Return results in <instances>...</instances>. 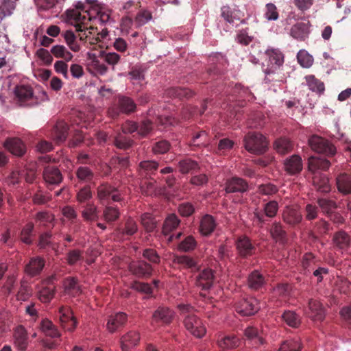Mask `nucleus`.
<instances>
[{
  "instance_id": "obj_1",
  "label": "nucleus",
  "mask_w": 351,
  "mask_h": 351,
  "mask_svg": "<svg viewBox=\"0 0 351 351\" xmlns=\"http://www.w3.org/2000/svg\"><path fill=\"white\" fill-rule=\"evenodd\" d=\"M178 308L184 317V324L194 336L201 338L206 333V328L199 320L194 315V308L189 304H180Z\"/></svg>"
},
{
  "instance_id": "obj_2",
  "label": "nucleus",
  "mask_w": 351,
  "mask_h": 351,
  "mask_svg": "<svg viewBox=\"0 0 351 351\" xmlns=\"http://www.w3.org/2000/svg\"><path fill=\"white\" fill-rule=\"evenodd\" d=\"M278 208V203L275 200H271L263 204V210L258 208H255L252 213V219L256 226L263 227L267 221V217L274 218L276 216Z\"/></svg>"
},
{
  "instance_id": "obj_3",
  "label": "nucleus",
  "mask_w": 351,
  "mask_h": 351,
  "mask_svg": "<svg viewBox=\"0 0 351 351\" xmlns=\"http://www.w3.org/2000/svg\"><path fill=\"white\" fill-rule=\"evenodd\" d=\"M246 150L252 154H262L267 149V142L265 137L257 132L247 133L243 139Z\"/></svg>"
},
{
  "instance_id": "obj_4",
  "label": "nucleus",
  "mask_w": 351,
  "mask_h": 351,
  "mask_svg": "<svg viewBox=\"0 0 351 351\" xmlns=\"http://www.w3.org/2000/svg\"><path fill=\"white\" fill-rule=\"evenodd\" d=\"M136 110V104L130 97L119 95L116 105L108 108V114L110 117L117 119L121 113L130 114Z\"/></svg>"
},
{
  "instance_id": "obj_5",
  "label": "nucleus",
  "mask_w": 351,
  "mask_h": 351,
  "mask_svg": "<svg viewBox=\"0 0 351 351\" xmlns=\"http://www.w3.org/2000/svg\"><path fill=\"white\" fill-rule=\"evenodd\" d=\"M265 54L268 59L267 68L264 69L266 75L265 80L271 82L274 78L270 79L269 76L274 75L277 70L282 65L284 62V56L279 49H269L265 51Z\"/></svg>"
},
{
  "instance_id": "obj_6",
  "label": "nucleus",
  "mask_w": 351,
  "mask_h": 351,
  "mask_svg": "<svg viewBox=\"0 0 351 351\" xmlns=\"http://www.w3.org/2000/svg\"><path fill=\"white\" fill-rule=\"evenodd\" d=\"M56 280H58V278L54 274L41 282L37 293L38 298L41 302L49 303L54 298L56 292V286L54 282Z\"/></svg>"
},
{
  "instance_id": "obj_7",
  "label": "nucleus",
  "mask_w": 351,
  "mask_h": 351,
  "mask_svg": "<svg viewBox=\"0 0 351 351\" xmlns=\"http://www.w3.org/2000/svg\"><path fill=\"white\" fill-rule=\"evenodd\" d=\"M97 197L101 204H104L110 198L116 202H119L122 200L121 194L118 188L106 182L101 183L97 186Z\"/></svg>"
},
{
  "instance_id": "obj_8",
  "label": "nucleus",
  "mask_w": 351,
  "mask_h": 351,
  "mask_svg": "<svg viewBox=\"0 0 351 351\" xmlns=\"http://www.w3.org/2000/svg\"><path fill=\"white\" fill-rule=\"evenodd\" d=\"M308 144L313 151L327 156H332L336 153L334 145L328 139L319 136H311L308 140Z\"/></svg>"
},
{
  "instance_id": "obj_9",
  "label": "nucleus",
  "mask_w": 351,
  "mask_h": 351,
  "mask_svg": "<svg viewBox=\"0 0 351 351\" xmlns=\"http://www.w3.org/2000/svg\"><path fill=\"white\" fill-rule=\"evenodd\" d=\"M259 308L257 299L252 297L243 298L235 304L236 311L242 316L254 315Z\"/></svg>"
},
{
  "instance_id": "obj_10",
  "label": "nucleus",
  "mask_w": 351,
  "mask_h": 351,
  "mask_svg": "<svg viewBox=\"0 0 351 351\" xmlns=\"http://www.w3.org/2000/svg\"><path fill=\"white\" fill-rule=\"evenodd\" d=\"M235 246L238 255L242 258L252 256L256 250L252 241L246 235L238 237L235 241Z\"/></svg>"
},
{
  "instance_id": "obj_11",
  "label": "nucleus",
  "mask_w": 351,
  "mask_h": 351,
  "mask_svg": "<svg viewBox=\"0 0 351 351\" xmlns=\"http://www.w3.org/2000/svg\"><path fill=\"white\" fill-rule=\"evenodd\" d=\"M175 316V312L170 308L165 306H158L153 313L152 317V324L169 325Z\"/></svg>"
},
{
  "instance_id": "obj_12",
  "label": "nucleus",
  "mask_w": 351,
  "mask_h": 351,
  "mask_svg": "<svg viewBox=\"0 0 351 351\" xmlns=\"http://www.w3.org/2000/svg\"><path fill=\"white\" fill-rule=\"evenodd\" d=\"M128 268L133 275L141 278H149L153 271L152 265L142 260L132 261Z\"/></svg>"
},
{
  "instance_id": "obj_13",
  "label": "nucleus",
  "mask_w": 351,
  "mask_h": 351,
  "mask_svg": "<svg viewBox=\"0 0 351 351\" xmlns=\"http://www.w3.org/2000/svg\"><path fill=\"white\" fill-rule=\"evenodd\" d=\"M332 243L335 250L345 252L350 247L351 237L345 230H341L334 233Z\"/></svg>"
},
{
  "instance_id": "obj_14",
  "label": "nucleus",
  "mask_w": 351,
  "mask_h": 351,
  "mask_svg": "<svg viewBox=\"0 0 351 351\" xmlns=\"http://www.w3.org/2000/svg\"><path fill=\"white\" fill-rule=\"evenodd\" d=\"M58 313L62 326L66 330L73 331L76 328L77 321L71 308L61 306L59 308Z\"/></svg>"
},
{
  "instance_id": "obj_15",
  "label": "nucleus",
  "mask_w": 351,
  "mask_h": 351,
  "mask_svg": "<svg viewBox=\"0 0 351 351\" xmlns=\"http://www.w3.org/2000/svg\"><path fill=\"white\" fill-rule=\"evenodd\" d=\"M80 213L83 220L87 223H92L99 219V211L94 202H87L80 206Z\"/></svg>"
},
{
  "instance_id": "obj_16",
  "label": "nucleus",
  "mask_w": 351,
  "mask_h": 351,
  "mask_svg": "<svg viewBox=\"0 0 351 351\" xmlns=\"http://www.w3.org/2000/svg\"><path fill=\"white\" fill-rule=\"evenodd\" d=\"M138 231V225L135 220L132 217H128L123 225H119L115 229V234L117 237L125 239V237H129Z\"/></svg>"
},
{
  "instance_id": "obj_17",
  "label": "nucleus",
  "mask_w": 351,
  "mask_h": 351,
  "mask_svg": "<svg viewBox=\"0 0 351 351\" xmlns=\"http://www.w3.org/2000/svg\"><path fill=\"white\" fill-rule=\"evenodd\" d=\"M45 265V260L41 256L32 257L25 265V272L29 277L39 276L43 271Z\"/></svg>"
},
{
  "instance_id": "obj_18",
  "label": "nucleus",
  "mask_w": 351,
  "mask_h": 351,
  "mask_svg": "<svg viewBox=\"0 0 351 351\" xmlns=\"http://www.w3.org/2000/svg\"><path fill=\"white\" fill-rule=\"evenodd\" d=\"M214 280V271L211 269H204L196 276L195 284L202 290H208L213 285Z\"/></svg>"
},
{
  "instance_id": "obj_19",
  "label": "nucleus",
  "mask_w": 351,
  "mask_h": 351,
  "mask_svg": "<svg viewBox=\"0 0 351 351\" xmlns=\"http://www.w3.org/2000/svg\"><path fill=\"white\" fill-rule=\"evenodd\" d=\"M225 191L228 193H245L248 191L249 186L246 180L239 177H232L226 182Z\"/></svg>"
},
{
  "instance_id": "obj_20",
  "label": "nucleus",
  "mask_w": 351,
  "mask_h": 351,
  "mask_svg": "<svg viewBox=\"0 0 351 351\" xmlns=\"http://www.w3.org/2000/svg\"><path fill=\"white\" fill-rule=\"evenodd\" d=\"M14 94L21 106H31L34 103L33 90L28 86H17Z\"/></svg>"
},
{
  "instance_id": "obj_21",
  "label": "nucleus",
  "mask_w": 351,
  "mask_h": 351,
  "mask_svg": "<svg viewBox=\"0 0 351 351\" xmlns=\"http://www.w3.org/2000/svg\"><path fill=\"white\" fill-rule=\"evenodd\" d=\"M306 313L313 320L322 321L325 317V308L319 301L310 299Z\"/></svg>"
},
{
  "instance_id": "obj_22",
  "label": "nucleus",
  "mask_w": 351,
  "mask_h": 351,
  "mask_svg": "<svg viewBox=\"0 0 351 351\" xmlns=\"http://www.w3.org/2000/svg\"><path fill=\"white\" fill-rule=\"evenodd\" d=\"M43 178L49 185H58L62 181L63 177L58 168L47 165L43 170Z\"/></svg>"
},
{
  "instance_id": "obj_23",
  "label": "nucleus",
  "mask_w": 351,
  "mask_h": 351,
  "mask_svg": "<svg viewBox=\"0 0 351 351\" xmlns=\"http://www.w3.org/2000/svg\"><path fill=\"white\" fill-rule=\"evenodd\" d=\"M284 169L289 175H296L302 170V160L300 156L294 154L284 161Z\"/></svg>"
},
{
  "instance_id": "obj_24",
  "label": "nucleus",
  "mask_w": 351,
  "mask_h": 351,
  "mask_svg": "<svg viewBox=\"0 0 351 351\" xmlns=\"http://www.w3.org/2000/svg\"><path fill=\"white\" fill-rule=\"evenodd\" d=\"M128 320V315L123 312H119L108 317L106 328L107 330L113 333L120 328L123 327Z\"/></svg>"
},
{
  "instance_id": "obj_25",
  "label": "nucleus",
  "mask_w": 351,
  "mask_h": 351,
  "mask_svg": "<svg viewBox=\"0 0 351 351\" xmlns=\"http://www.w3.org/2000/svg\"><path fill=\"white\" fill-rule=\"evenodd\" d=\"M140 341V334L135 330H130L121 338V348L123 351H130L138 345Z\"/></svg>"
},
{
  "instance_id": "obj_26",
  "label": "nucleus",
  "mask_w": 351,
  "mask_h": 351,
  "mask_svg": "<svg viewBox=\"0 0 351 351\" xmlns=\"http://www.w3.org/2000/svg\"><path fill=\"white\" fill-rule=\"evenodd\" d=\"M5 147L12 154L21 156L25 152V146L20 138H8L4 143Z\"/></svg>"
},
{
  "instance_id": "obj_27",
  "label": "nucleus",
  "mask_w": 351,
  "mask_h": 351,
  "mask_svg": "<svg viewBox=\"0 0 351 351\" xmlns=\"http://www.w3.org/2000/svg\"><path fill=\"white\" fill-rule=\"evenodd\" d=\"M283 221L292 226H295L300 223L302 220V215L300 212L291 207H286L282 213Z\"/></svg>"
},
{
  "instance_id": "obj_28",
  "label": "nucleus",
  "mask_w": 351,
  "mask_h": 351,
  "mask_svg": "<svg viewBox=\"0 0 351 351\" xmlns=\"http://www.w3.org/2000/svg\"><path fill=\"white\" fill-rule=\"evenodd\" d=\"M158 163L154 160H143L139 163L138 174L143 179H151V176L158 169Z\"/></svg>"
},
{
  "instance_id": "obj_29",
  "label": "nucleus",
  "mask_w": 351,
  "mask_h": 351,
  "mask_svg": "<svg viewBox=\"0 0 351 351\" xmlns=\"http://www.w3.org/2000/svg\"><path fill=\"white\" fill-rule=\"evenodd\" d=\"M330 165V162L327 159L317 157H310L308 159V170L312 174L322 173V171L327 170Z\"/></svg>"
},
{
  "instance_id": "obj_30",
  "label": "nucleus",
  "mask_w": 351,
  "mask_h": 351,
  "mask_svg": "<svg viewBox=\"0 0 351 351\" xmlns=\"http://www.w3.org/2000/svg\"><path fill=\"white\" fill-rule=\"evenodd\" d=\"M68 130V124L64 121H59L52 130L51 136L57 143H60L66 140Z\"/></svg>"
},
{
  "instance_id": "obj_31",
  "label": "nucleus",
  "mask_w": 351,
  "mask_h": 351,
  "mask_svg": "<svg viewBox=\"0 0 351 351\" xmlns=\"http://www.w3.org/2000/svg\"><path fill=\"white\" fill-rule=\"evenodd\" d=\"M313 184L315 189L320 193H326L330 191L328 178L324 173L313 174Z\"/></svg>"
},
{
  "instance_id": "obj_32",
  "label": "nucleus",
  "mask_w": 351,
  "mask_h": 351,
  "mask_svg": "<svg viewBox=\"0 0 351 351\" xmlns=\"http://www.w3.org/2000/svg\"><path fill=\"white\" fill-rule=\"evenodd\" d=\"M309 32L308 23H297L291 29V36L299 40H304L308 37Z\"/></svg>"
},
{
  "instance_id": "obj_33",
  "label": "nucleus",
  "mask_w": 351,
  "mask_h": 351,
  "mask_svg": "<svg viewBox=\"0 0 351 351\" xmlns=\"http://www.w3.org/2000/svg\"><path fill=\"white\" fill-rule=\"evenodd\" d=\"M338 191L343 195L351 194V174L341 173L336 178Z\"/></svg>"
},
{
  "instance_id": "obj_34",
  "label": "nucleus",
  "mask_w": 351,
  "mask_h": 351,
  "mask_svg": "<svg viewBox=\"0 0 351 351\" xmlns=\"http://www.w3.org/2000/svg\"><path fill=\"white\" fill-rule=\"evenodd\" d=\"M269 232L272 239L276 242H278L281 244L285 243L287 241V232L284 230L280 222H274L271 225Z\"/></svg>"
},
{
  "instance_id": "obj_35",
  "label": "nucleus",
  "mask_w": 351,
  "mask_h": 351,
  "mask_svg": "<svg viewBox=\"0 0 351 351\" xmlns=\"http://www.w3.org/2000/svg\"><path fill=\"white\" fill-rule=\"evenodd\" d=\"M39 328L46 336L51 338L60 337V333L53 322L45 318L43 319L39 324Z\"/></svg>"
},
{
  "instance_id": "obj_36",
  "label": "nucleus",
  "mask_w": 351,
  "mask_h": 351,
  "mask_svg": "<svg viewBox=\"0 0 351 351\" xmlns=\"http://www.w3.org/2000/svg\"><path fill=\"white\" fill-rule=\"evenodd\" d=\"M215 228L216 221L212 215H206L202 218L199 230L203 235H210L215 230Z\"/></svg>"
},
{
  "instance_id": "obj_37",
  "label": "nucleus",
  "mask_w": 351,
  "mask_h": 351,
  "mask_svg": "<svg viewBox=\"0 0 351 351\" xmlns=\"http://www.w3.org/2000/svg\"><path fill=\"white\" fill-rule=\"evenodd\" d=\"M265 284V279L258 271L254 270L250 273L247 278V285L252 290H258Z\"/></svg>"
},
{
  "instance_id": "obj_38",
  "label": "nucleus",
  "mask_w": 351,
  "mask_h": 351,
  "mask_svg": "<svg viewBox=\"0 0 351 351\" xmlns=\"http://www.w3.org/2000/svg\"><path fill=\"white\" fill-rule=\"evenodd\" d=\"M15 346L21 350H24L27 346V332L22 326H18L14 333Z\"/></svg>"
},
{
  "instance_id": "obj_39",
  "label": "nucleus",
  "mask_w": 351,
  "mask_h": 351,
  "mask_svg": "<svg viewBox=\"0 0 351 351\" xmlns=\"http://www.w3.org/2000/svg\"><path fill=\"white\" fill-rule=\"evenodd\" d=\"M247 340L250 341L252 346L258 347L264 343V339L260 335L258 329L253 326H248L244 332Z\"/></svg>"
},
{
  "instance_id": "obj_40",
  "label": "nucleus",
  "mask_w": 351,
  "mask_h": 351,
  "mask_svg": "<svg viewBox=\"0 0 351 351\" xmlns=\"http://www.w3.org/2000/svg\"><path fill=\"white\" fill-rule=\"evenodd\" d=\"M194 93L189 88L181 87H171L165 90V95L169 97L189 98Z\"/></svg>"
},
{
  "instance_id": "obj_41",
  "label": "nucleus",
  "mask_w": 351,
  "mask_h": 351,
  "mask_svg": "<svg viewBox=\"0 0 351 351\" xmlns=\"http://www.w3.org/2000/svg\"><path fill=\"white\" fill-rule=\"evenodd\" d=\"M306 85L308 88L318 95H322L325 91L324 82L315 77L313 75H308L305 77Z\"/></svg>"
},
{
  "instance_id": "obj_42",
  "label": "nucleus",
  "mask_w": 351,
  "mask_h": 351,
  "mask_svg": "<svg viewBox=\"0 0 351 351\" xmlns=\"http://www.w3.org/2000/svg\"><path fill=\"white\" fill-rule=\"evenodd\" d=\"M178 168L179 171L183 174L193 173L199 169V166L195 160L186 158L179 161Z\"/></svg>"
},
{
  "instance_id": "obj_43",
  "label": "nucleus",
  "mask_w": 351,
  "mask_h": 351,
  "mask_svg": "<svg viewBox=\"0 0 351 351\" xmlns=\"http://www.w3.org/2000/svg\"><path fill=\"white\" fill-rule=\"evenodd\" d=\"M180 223V220L175 214L169 215L165 220L162 233L166 237L170 234V233L177 228Z\"/></svg>"
},
{
  "instance_id": "obj_44",
  "label": "nucleus",
  "mask_w": 351,
  "mask_h": 351,
  "mask_svg": "<svg viewBox=\"0 0 351 351\" xmlns=\"http://www.w3.org/2000/svg\"><path fill=\"white\" fill-rule=\"evenodd\" d=\"M75 174L79 182L89 183L94 178L95 173L86 166H80L75 170Z\"/></svg>"
},
{
  "instance_id": "obj_45",
  "label": "nucleus",
  "mask_w": 351,
  "mask_h": 351,
  "mask_svg": "<svg viewBox=\"0 0 351 351\" xmlns=\"http://www.w3.org/2000/svg\"><path fill=\"white\" fill-rule=\"evenodd\" d=\"M66 15L69 22L74 26L75 25H85L88 21L86 15H82L81 12L75 9L67 10Z\"/></svg>"
},
{
  "instance_id": "obj_46",
  "label": "nucleus",
  "mask_w": 351,
  "mask_h": 351,
  "mask_svg": "<svg viewBox=\"0 0 351 351\" xmlns=\"http://www.w3.org/2000/svg\"><path fill=\"white\" fill-rule=\"evenodd\" d=\"M121 213L117 206H106L103 210L101 217L108 223H112L119 219Z\"/></svg>"
},
{
  "instance_id": "obj_47",
  "label": "nucleus",
  "mask_w": 351,
  "mask_h": 351,
  "mask_svg": "<svg viewBox=\"0 0 351 351\" xmlns=\"http://www.w3.org/2000/svg\"><path fill=\"white\" fill-rule=\"evenodd\" d=\"M221 16L226 21L229 23H232L235 20H239L241 17V12L239 10L234 9L233 10L228 5L223 6L221 8Z\"/></svg>"
},
{
  "instance_id": "obj_48",
  "label": "nucleus",
  "mask_w": 351,
  "mask_h": 351,
  "mask_svg": "<svg viewBox=\"0 0 351 351\" xmlns=\"http://www.w3.org/2000/svg\"><path fill=\"white\" fill-rule=\"evenodd\" d=\"M133 140L129 137L123 136L121 133L119 132L115 136L113 137L112 143L118 149L126 150L130 149L133 145Z\"/></svg>"
},
{
  "instance_id": "obj_49",
  "label": "nucleus",
  "mask_w": 351,
  "mask_h": 351,
  "mask_svg": "<svg viewBox=\"0 0 351 351\" xmlns=\"http://www.w3.org/2000/svg\"><path fill=\"white\" fill-rule=\"evenodd\" d=\"M64 291L68 294H77L80 292L78 280L75 277H67L64 280Z\"/></svg>"
},
{
  "instance_id": "obj_50",
  "label": "nucleus",
  "mask_w": 351,
  "mask_h": 351,
  "mask_svg": "<svg viewBox=\"0 0 351 351\" xmlns=\"http://www.w3.org/2000/svg\"><path fill=\"white\" fill-rule=\"evenodd\" d=\"M218 345L222 349H233L239 346V341L235 335H227L218 339Z\"/></svg>"
},
{
  "instance_id": "obj_51",
  "label": "nucleus",
  "mask_w": 351,
  "mask_h": 351,
  "mask_svg": "<svg viewBox=\"0 0 351 351\" xmlns=\"http://www.w3.org/2000/svg\"><path fill=\"white\" fill-rule=\"evenodd\" d=\"M293 143L286 138L277 139L274 143V148L280 154H286L293 149Z\"/></svg>"
},
{
  "instance_id": "obj_52",
  "label": "nucleus",
  "mask_w": 351,
  "mask_h": 351,
  "mask_svg": "<svg viewBox=\"0 0 351 351\" xmlns=\"http://www.w3.org/2000/svg\"><path fill=\"white\" fill-rule=\"evenodd\" d=\"M317 260L314 254L312 253H306L302 258V267L303 269L305 271L304 274H306L307 272H311L312 270H314L317 266Z\"/></svg>"
},
{
  "instance_id": "obj_53",
  "label": "nucleus",
  "mask_w": 351,
  "mask_h": 351,
  "mask_svg": "<svg viewBox=\"0 0 351 351\" xmlns=\"http://www.w3.org/2000/svg\"><path fill=\"white\" fill-rule=\"evenodd\" d=\"M51 53L57 58H62L65 61H70L73 58L72 53L63 45H55L51 49Z\"/></svg>"
},
{
  "instance_id": "obj_54",
  "label": "nucleus",
  "mask_w": 351,
  "mask_h": 351,
  "mask_svg": "<svg viewBox=\"0 0 351 351\" xmlns=\"http://www.w3.org/2000/svg\"><path fill=\"white\" fill-rule=\"evenodd\" d=\"M156 180L151 179L142 178L140 182V189L141 193L147 196L152 195L156 191Z\"/></svg>"
},
{
  "instance_id": "obj_55",
  "label": "nucleus",
  "mask_w": 351,
  "mask_h": 351,
  "mask_svg": "<svg viewBox=\"0 0 351 351\" xmlns=\"http://www.w3.org/2000/svg\"><path fill=\"white\" fill-rule=\"evenodd\" d=\"M34 228V226L33 223L29 222L22 228L20 234V239L23 243L27 245H31L32 243L33 240L32 237L33 235Z\"/></svg>"
},
{
  "instance_id": "obj_56",
  "label": "nucleus",
  "mask_w": 351,
  "mask_h": 351,
  "mask_svg": "<svg viewBox=\"0 0 351 351\" xmlns=\"http://www.w3.org/2000/svg\"><path fill=\"white\" fill-rule=\"evenodd\" d=\"M32 289L26 280H21L19 290L16 294V299L21 301H26L32 295Z\"/></svg>"
},
{
  "instance_id": "obj_57",
  "label": "nucleus",
  "mask_w": 351,
  "mask_h": 351,
  "mask_svg": "<svg viewBox=\"0 0 351 351\" xmlns=\"http://www.w3.org/2000/svg\"><path fill=\"white\" fill-rule=\"evenodd\" d=\"M173 262L186 269H194L197 267L196 261L193 258L186 255L175 256Z\"/></svg>"
},
{
  "instance_id": "obj_58",
  "label": "nucleus",
  "mask_w": 351,
  "mask_h": 351,
  "mask_svg": "<svg viewBox=\"0 0 351 351\" xmlns=\"http://www.w3.org/2000/svg\"><path fill=\"white\" fill-rule=\"evenodd\" d=\"M319 207L322 209L326 216L330 213L334 211L337 206L335 201L327 199V198H319L317 201Z\"/></svg>"
},
{
  "instance_id": "obj_59",
  "label": "nucleus",
  "mask_w": 351,
  "mask_h": 351,
  "mask_svg": "<svg viewBox=\"0 0 351 351\" xmlns=\"http://www.w3.org/2000/svg\"><path fill=\"white\" fill-rule=\"evenodd\" d=\"M16 5L13 0H3L0 5V21L12 14Z\"/></svg>"
},
{
  "instance_id": "obj_60",
  "label": "nucleus",
  "mask_w": 351,
  "mask_h": 351,
  "mask_svg": "<svg viewBox=\"0 0 351 351\" xmlns=\"http://www.w3.org/2000/svg\"><path fill=\"white\" fill-rule=\"evenodd\" d=\"M141 222L147 232H152L156 227L155 218L149 213H144L141 217Z\"/></svg>"
},
{
  "instance_id": "obj_61",
  "label": "nucleus",
  "mask_w": 351,
  "mask_h": 351,
  "mask_svg": "<svg viewBox=\"0 0 351 351\" xmlns=\"http://www.w3.org/2000/svg\"><path fill=\"white\" fill-rule=\"evenodd\" d=\"M92 197L93 194L89 185H86L82 187L76 194L77 201L82 204L90 202L89 200Z\"/></svg>"
},
{
  "instance_id": "obj_62",
  "label": "nucleus",
  "mask_w": 351,
  "mask_h": 351,
  "mask_svg": "<svg viewBox=\"0 0 351 351\" xmlns=\"http://www.w3.org/2000/svg\"><path fill=\"white\" fill-rule=\"evenodd\" d=\"M208 142L209 138L207 133L204 130H201L194 134L191 145L197 147L206 146Z\"/></svg>"
},
{
  "instance_id": "obj_63",
  "label": "nucleus",
  "mask_w": 351,
  "mask_h": 351,
  "mask_svg": "<svg viewBox=\"0 0 351 351\" xmlns=\"http://www.w3.org/2000/svg\"><path fill=\"white\" fill-rule=\"evenodd\" d=\"M89 6L87 9L86 16L88 21L97 19L101 9L97 3V0H87Z\"/></svg>"
},
{
  "instance_id": "obj_64",
  "label": "nucleus",
  "mask_w": 351,
  "mask_h": 351,
  "mask_svg": "<svg viewBox=\"0 0 351 351\" xmlns=\"http://www.w3.org/2000/svg\"><path fill=\"white\" fill-rule=\"evenodd\" d=\"M301 343L298 339H289L283 342L279 351H300Z\"/></svg>"
}]
</instances>
